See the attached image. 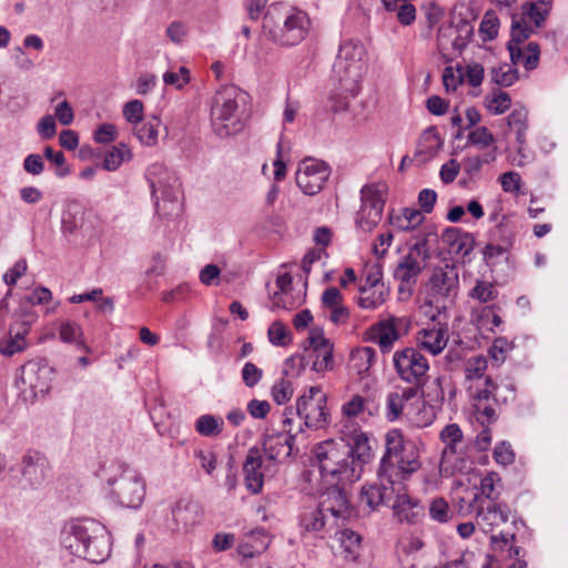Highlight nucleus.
<instances>
[{"instance_id": "nucleus-30", "label": "nucleus", "mask_w": 568, "mask_h": 568, "mask_svg": "<svg viewBox=\"0 0 568 568\" xmlns=\"http://www.w3.org/2000/svg\"><path fill=\"white\" fill-rule=\"evenodd\" d=\"M48 463L42 456H26L21 470L22 487L24 489L40 487L48 477Z\"/></svg>"}, {"instance_id": "nucleus-57", "label": "nucleus", "mask_w": 568, "mask_h": 568, "mask_svg": "<svg viewBox=\"0 0 568 568\" xmlns=\"http://www.w3.org/2000/svg\"><path fill=\"white\" fill-rule=\"evenodd\" d=\"M292 286V276L288 273L280 274L276 278L277 291L274 292L272 301L273 306L277 308H288L290 305L282 301L281 295L287 294Z\"/></svg>"}, {"instance_id": "nucleus-44", "label": "nucleus", "mask_w": 568, "mask_h": 568, "mask_svg": "<svg viewBox=\"0 0 568 568\" xmlns=\"http://www.w3.org/2000/svg\"><path fill=\"white\" fill-rule=\"evenodd\" d=\"M442 146L440 136L435 128L426 129L418 142L417 153L423 155V160L434 158Z\"/></svg>"}, {"instance_id": "nucleus-16", "label": "nucleus", "mask_w": 568, "mask_h": 568, "mask_svg": "<svg viewBox=\"0 0 568 568\" xmlns=\"http://www.w3.org/2000/svg\"><path fill=\"white\" fill-rule=\"evenodd\" d=\"M398 377L409 384H419L429 369L428 359L416 347H405L393 354Z\"/></svg>"}, {"instance_id": "nucleus-35", "label": "nucleus", "mask_w": 568, "mask_h": 568, "mask_svg": "<svg viewBox=\"0 0 568 568\" xmlns=\"http://www.w3.org/2000/svg\"><path fill=\"white\" fill-rule=\"evenodd\" d=\"M27 318L22 323L21 328L10 327L9 337L0 342V353L6 356H12L16 353L22 352L27 348L26 335L29 332V326L36 321V315L27 313Z\"/></svg>"}, {"instance_id": "nucleus-23", "label": "nucleus", "mask_w": 568, "mask_h": 568, "mask_svg": "<svg viewBox=\"0 0 568 568\" xmlns=\"http://www.w3.org/2000/svg\"><path fill=\"white\" fill-rule=\"evenodd\" d=\"M392 504L393 515L399 523L416 524L424 516L419 500L408 495L403 483L397 484Z\"/></svg>"}, {"instance_id": "nucleus-58", "label": "nucleus", "mask_w": 568, "mask_h": 568, "mask_svg": "<svg viewBox=\"0 0 568 568\" xmlns=\"http://www.w3.org/2000/svg\"><path fill=\"white\" fill-rule=\"evenodd\" d=\"M268 341L275 346H285L291 342L290 331L280 321L271 324L267 331Z\"/></svg>"}, {"instance_id": "nucleus-21", "label": "nucleus", "mask_w": 568, "mask_h": 568, "mask_svg": "<svg viewBox=\"0 0 568 568\" xmlns=\"http://www.w3.org/2000/svg\"><path fill=\"white\" fill-rule=\"evenodd\" d=\"M300 526L303 536L325 538L338 528L334 516L324 513L318 506L301 514Z\"/></svg>"}, {"instance_id": "nucleus-28", "label": "nucleus", "mask_w": 568, "mask_h": 568, "mask_svg": "<svg viewBox=\"0 0 568 568\" xmlns=\"http://www.w3.org/2000/svg\"><path fill=\"white\" fill-rule=\"evenodd\" d=\"M265 470L266 466L263 465L260 449L251 448L243 464V473L245 486L252 494L262 490Z\"/></svg>"}, {"instance_id": "nucleus-42", "label": "nucleus", "mask_w": 568, "mask_h": 568, "mask_svg": "<svg viewBox=\"0 0 568 568\" xmlns=\"http://www.w3.org/2000/svg\"><path fill=\"white\" fill-rule=\"evenodd\" d=\"M550 9L551 0H532L523 4L520 18H524V20L529 19L536 28H540Z\"/></svg>"}, {"instance_id": "nucleus-5", "label": "nucleus", "mask_w": 568, "mask_h": 568, "mask_svg": "<svg viewBox=\"0 0 568 568\" xmlns=\"http://www.w3.org/2000/svg\"><path fill=\"white\" fill-rule=\"evenodd\" d=\"M430 255L427 241L423 240L410 245L407 253L398 260L393 275L398 282L397 294L400 301L413 295L418 276L425 270Z\"/></svg>"}, {"instance_id": "nucleus-17", "label": "nucleus", "mask_w": 568, "mask_h": 568, "mask_svg": "<svg viewBox=\"0 0 568 568\" xmlns=\"http://www.w3.org/2000/svg\"><path fill=\"white\" fill-rule=\"evenodd\" d=\"M419 457L416 444L408 445L403 453L397 455V458L381 462L378 476L387 483L400 484L420 468Z\"/></svg>"}, {"instance_id": "nucleus-7", "label": "nucleus", "mask_w": 568, "mask_h": 568, "mask_svg": "<svg viewBox=\"0 0 568 568\" xmlns=\"http://www.w3.org/2000/svg\"><path fill=\"white\" fill-rule=\"evenodd\" d=\"M388 186L385 182L364 185L361 190L362 205L356 215V225L371 232L381 222Z\"/></svg>"}, {"instance_id": "nucleus-20", "label": "nucleus", "mask_w": 568, "mask_h": 568, "mask_svg": "<svg viewBox=\"0 0 568 568\" xmlns=\"http://www.w3.org/2000/svg\"><path fill=\"white\" fill-rule=\"evenodd\" d=\"M93 520L70 521L67 523L60 532L61 547L70 555L81 558L84 554L85 544L89 540L91 525Z\"/></svg>"}, {"instance_id": "nucleus-40", "label": "nucleus", "mask_w": 568, "mask_h": 568, "mask_svg": "<svg viewBox=\"0 0 568 568\" xmlns=\"http://www.w3.org/2000/svg\"><path fill=\"white\" fill-rule=\"evenodd\" d=\"M359 295L357 304L363 310H376L382 306L388 296V290L385 285L377 287H358Z\"/></svg>"}, {"instance_id": "nucleus-56", "label": "nucleus", "mask_w": 568, "mask_h": 568, "mask_svg": "<svg viewBox=\"0 0 568 568\" xmlns=\"http://www.w3.org/2000/svg\"><path fill=\"white\" fill-rule=\"evenodd\" d=\"M190 81L191 73L186 67H180L178 71L169 70L163 74V82L178 90H182Z\"/></svg>"}, {"instance_id": "nucleus-46", "label": "nucleus", "mask_w": 568, "mask_h": 568, "mask_svg": "<svg viewBox=\"0 0 568 568\" xmlns=\"http://www.w3.org/2000/svg\"><path fill=\"white\" fill-rule=\"evenodd\" d=\"M223 418L214 415L205 414L200 416L195 422V430L205 437L217 436L223 430Z\"/></svg>"}, {"instance_id": "nucleus-3", "label": "nucleus", "mask_w": 568, "mask_h": 568, "mask_svg": "<svg viewBox=\"0 0 568 568\" xmlns=\"http://www.w3.org/2000/svg\"><path fill=\"white\" fill-rule=\"evenodd\" d=\"M367 69L365 47L359 41L347 40L339 47L333 65L335 78L345 92L354 95Z\"/></svg>"}, {"instance_id": "nucleus-51", "label": "nucleus", "mask_w": 568, "mask_h": 568, "mask_svg": "<svg viewBox=\"0 0 568 568\" xmlns=\"http://www.w3.org/2000/svg\"><path fill=\"white\" fill-rule=\"evenodd\" d=\"M511 104V100L508 93L503 91H494L490 95L486 97L485 105L488 111L493 114H503L506 112Z\"/></svg>"}, {"instance_id": "nucleus-24", "label": "nucleus", "mask_w": 568, "mask_h": 568, "mask_svg": "<svg viewBox=\"0 0 568 568\" xmlns=\"http://www.w3.org/2000/svg\"><path fill=\"white\" fill-rule=\"evenodd\" d=\"M468 390L473 398V405L478 415L486 417L488 420L495 417V407L493 403L497 402V386L490 377L484 381L469 384Z\"/></svg>"}, {"instance_id": "nucleus-27", "label": "nucleus", "mask_w": 568, "mask_h": 568, "mask_svg": "<svg viewBox=\"0 0 568 568\" xmlns=\"http://www.w3.org/2000/svg\"><path fill=\"white\" fill-rule=\"evenodd\" d=\"M317 506L324 513L334 516L338 526L339 520L347 516L349 509L347 496L336 483H332V487L321 495Z\"/></svg>"}, {"instance_id": "nucleus-8", "label": "nucleus", "mask_w": 568, "mask_h": 568, "mask_svg": "<svg viewBox=\"0 0 568 568\" xmlns=\"http://www.w3.org/2000/svg\"><path fill=\"white\" fill-rule=\"evenodd\" d=\"M296 412L304 425L314 428H325L329 423L327 396L321 386L307 387L296 399Z\"/></svg>"}, {"instance_id": "nucleus-34", "label": "nucleus", "mask_w": 568, "mask_h": 568, "mask_svg": "<svg viewBox=\"0 0 568 568\" xmlns=\"http://www.w3.org/2000/svg\"><path fill=\"white\" fill-rule=\"evenodd\" d=\"M174 530L186 532L197 525L202 517V508L195 501H179L172 510Z\"/></svg>"}, {"instance_id": "nucleus-54", "label": "nucleus", "mask_w": 568, "mask_h": 568, "mask_svg": "<svg viewBox=\"0 0 568 568\" xmlns=\"http://www.w3.org/2000/svg\"><path fill=\"white\" fill-rule=\"evenodd\" d=\"M463 74V80L471 87H479L484 80V67L475 61L468 62L465 65H459Z\"/></svg>"}, {"instance_id": "nucleus-4", "label": "nucleus", "mask_w": 568, "mask_h": 568, "mask_svg": "<svg viewBox=\"0 0 568 568\" xmlns=\"http://www.w3.org/2000/svg\"><path fill=\"white\" fill-rule=\"evenodd\" d=\"M54 368L41 359L23 364L17 373L14 386L19 397L32 404L49 394L54 378Z\"/></svg>"}, {"instance_id": "nucleus-43", "label": "nucleus", "mask_w": 568, "mask_h": 568, "mask_svg": "<svg viewBox=\"0 0 568 568\" xmlns=\"http://www.w3.org/2000/svg\"><path fill=\"white\" fill-rule=\"evenodd\" d=\"M414 444V442L405 438L402 430L397 428L389 429L385 434L386 452L381 462H389L393 458H397V455L403 453L408 445Z\"/></svg>"}, {"instance_id": "nucleus-53", "label": "nucleus", "mask_w": 568, "mask_h": 568, "mask_svg": "<svg viewBox=\"0 0 568 568\" xmlns=\"http://www.w3.org/2000/svg\"><path fill=\"white\" fill-rule=\"evenodd\" d=\"M491 80L499 85L509 87L518 80V71L509 64L491 69Z\"/></svg>"}, {"instance_id": "nucleus-29", "label": "nucleus", "mask_w": 568, "mask_h": 568, "mask_svg": "<svg viewBox=\"0 0 568 568\" xmlns=\"http://www.w3.org/2000/svg\"><path fill=\"white\" fill-rule=\"evenodd\" d=\"M527 121L528 111L525 108L515 109L507 116L508 128L515 131L518 143L517 155L513 159V162L518 166H523L529 161L528 155L525 154L526 132L528 129Z\"/></svg>"}, {"instance_id": "nucleus-41", "label": "nucleus", "mask_w": 568, "mask_h": 568, "mask_svg": "<svg viewBox=\"0 0 568 568\" xmlns=\"http://www.w3.org/2000/svg\"><path fill=\"white\" fill-rule=\"evenodd\" d=\"M423 221V213L415 209H404L399 213H389V223L395 229L403 232H409L417 229Z\"/></svg>"}, {"instance_id": "nucleus-37", "label": "nucleus", "mask_w": 568, "mask_h": 568, "mask_svg": "<svg viewBox=\"0 0 568 568\" xmlns=\"http://www.w3.org/2000/svg\"><path fill=\"white\" fill-rule=\"evenodd\" d=\"M414 405L407 409L406 420L416 427H426L435 419V410L432 405L426 404L423 396L417 392Z\"/></svg>"}, {"instance_id": "nucleus-52", "label": "nucleus", "mask_w": 568, "mask_h": 568, "mask_svg": "<svg viewBox=\"0 0 568 568\" xmlns=\"http://www.w3.org/2000/svg\"><path fill=\"white\" fill-rule=\"evenodd\" d=\"M294 394V387L291 381L281 378L276 381L271 388V396L277 405L288 403Z\"/></svg>"}, {"instance_id": "nucleus-18", "label": "nucleus", "mask_w": 568, "mask_h": 568, "mask_svg": "<svg viewBox=\"0 0 568 568\" xmlns=\"http://www.w3.org/2000/svg\"><path fill=\"white\" fill-rule=\"evenodd\" d=\"M331 175L328 165L316 159L302 160L295 173L300 190L306 195H315L322 191Z\"/></svg>"}, {"instance_id": "nucleus-6", "label": "nucleus", "mask_w": 568, "mask_h": 568, "mask_svg": "<svg viewBox=\"0 0 568 568\" xmlns=\"http://www.w3.org/2000/svg\"><path fill=\"white\" fill-rule=\"evenodd\" d=\"M148 178L158 213L178 215L182 210V192L176 176L163 165L154 164L149 169Z\"/></svg>"}, {"instance_id": "nucleus-22", "label": "nucleus", "mask_w": 568, "mask_h": 568, "mask_svg": "<svg viewBox=\"0 0 568 568\" xmlns=\"http://www.w3.org/2000/svg\"><path fill=\"white\" fill-rule=\"evenodd\" d=\"M308 344L314 354L313 369L323 373L334 368V344L320 327H313L308 333Z\"/></svg>"}, {"instance_id": "nucleus-49", "label": "nucleus", "mask_w": 568, "mask_h": 568, "mask_svg": "<svg viewBox=\"0 0 568 568\" xmlns=\"http://www.w3.org/2000/svg\"><path fill=\"white\" fill-rule=\"evenodd\" d=\"M487 369V359L484 356H473L465 364V376L469 384L484 381Z\"/></svg>"}, {"instance_id": "nucleus-36", "label": "nucleus", "mask_w": 568, "mask_h": 568, "mask_svg": "<svg viewBox=\"0 0 568 568\" xmlns=\"http://www.w3.org/2000/svg\"><path fill=\"white\" fill-rule=\"evenodd\" d=\"M59 339L64 344L77 346L79 349L91 353V347L87 344L82 326L71 320H62L57 323Z\"/></svg>"}, {"instance_id": "nucleus-62", "label": "nucleus", "mask_w": 568, "mask_h": 568, "mask_svg": "<svg viewBox=\"0 0 568 568\" xmlns=\"http://www.w3.org/2000/svg\"><path fill=\"white\" fill-rule=\"evenodd\" d=\"M470 296L478 300L480 303H487L496 298L497 291L491 283L478 281L476 286L471 290Z\"/></svg>"}, {"instance_id": "nucleus-33", "label": "nucleus", "mask_w": 568, "mask_h": 568, "mask_svg": "<svg viewBox=\"0 0 568 568\" xmlns=\"http://www.w3.org/2000/svg\"><path fill=\"white\" fill-rule=\"evenodd\" d=\"M378 484L367 485L362 488L361 501L369 509L376 510L381 505L390 501L397 488V483H387L379 477Z\"/></svg>"}, {"instance_id": "nucleus-60", "label": "nucleus", "mask_w": 568, "mask_h": 568, "mask_svg": "<svg viewBox=\"0 0 568 568\" xmlns=\"http://www.w3.org/2000/svg\"><path fill=\"white\" fill-rule=\"evenodd\" d=\"M123 116L132 128L143 121L144 106L140 100H131L123 106Z\"/></svg>"}, {"instance_id": "nucleus-47", "label": "nucleus", "mask_w": 568, "mask_h": 568, "mask_svg": "<svg viewBox=\"0 0 568 568\" xmlns=\"http://www.w3.org/2000/svg\"><path fill=\"white\" fill-rule=\"evenodd\" d=\"M500 21L495 11L488 10L480 21L478 33L483 41H493L499 32Z\"/></svg>"}, {"instance_id": "nucleus-26", "label": "nucleus", "mask_w": 568, "mask_h": 568, "mask_svg": "<svg viewBox=\"0 0 568 568\" xmlns=\"http://www.w3.org/2000/svg\"><path fill=\"white\" fill-rule=\"evenodd\" d=\"M449 339L448 328L444 324L434 323L423 327L416 333L415 342L418 349H424L436 356L447 346Z\"/></svg>"}, {"instance_id": "nucleus-15", "label": "nucleus", "mask_w": 568, "mask_h": 568, "mask_svg": "<svg viewBox=\"0 0 568 568\" xmlns=\"http://www.w3.org/2000/svg\"><path fill=\"white\" fill-rule=\"evenodd\" d=\"M510 519V509L506 505L488 503L486 507L481 506L476 513V526L485 534L491 535V541L500 539L508 542L514 538L513 534L506 532L505 527Z\"/></svg>"}, {"instance_id": "nucleus-14", "label": "nucleus", "mask_w": 568, "mask_h": 568, "mask_svg": "<svg viewBox=\"0 0 568 568\" xmlns=\"http://www.w3.org/2000/svg\"><path fill=\"white\" fill-rule=\"evenodd\" d=\"M410 318L406 316H389L372 325L367 332V338L378 345L382 353H389L394 345L408 334Z\"/></svg>"}, {"instance_id": "nucleus-19", "label": "nucleus", "mask_w": 568, "mask_h": 568, "mask_svg": "<svg viewBox=\"0 0 568 568\" xmlns=\"http://www.w3.org/2000/svg\"><path fill=\"white\" fill-rule=\"evenodd\" d=\"M293 418L285 417L282 432L265 436L263 449L270 460H277L291 455L293 440L302 429L301 424L297 425L296 429L293 427Z\"/></svg>"}, {"instance_id": "nucleus-1", "label": "nucleus", "mask_w": 568, "mask_h": 568, "mask_svg": "<svg viewBox=\"0 0 568 568\" xmlns=\"http://www.w3.org/2000/svg\"><path fill=\"white\" fill-rule=\"evenodd\" d=\"M314 457L324 478L336 484L354 483L361 478V462L352 456L345 443L326 440L314 448Z\"/></svg>"}, {"instance_id": "nucleus-48", "label": "nucleus", "mask_w": 568, "mask_h": 568, "mask_svg": "<svg viewBox=\"0 0 568 568\" xmlns=\"http://www.w3.org/2000/svg\"><path fill=\"white\" fill-rule=\"evenodd\" d=\"M366 403L367 400L358 394L353 395L348 400H346L341 407L342 416L344 418L342 425L345 423L347 425L353 424L351 419L359 417L365 412Z\"/></svg>"}, {"instance_id": "nucleus-31", "label": "nucleus", "mask_w": 568, "mask_h": 568, "mask_svg": "<svg viewBox=\"0 0 568 568\" xmlns=\"http://www.w3.org/2000/svg\"><path fill=\"white\" fill-rule=\"evenodd\" d=\"M417 389L414 387H399L387 396V418L390 422L407 417V409L414 405Z\"/></svg>"}, {"instance_id": "nucleus-39", "label": "nucleus", "mask_w": 568, "mask_h": 568, "mask_svg": "<svg viewBox=\"0 0 568 568\" xmlns=\"http://www.w3.org/2000/svg\"><path fill=\"white\" fill-rule=\"evenodd\" d=\"M376 358V352L372 347L363 346L354 348L349 354L348 367L357 375L366 374Z\"/></svg>"}, {"instance_id": "nucleus-59", "label": "nucleus", "mask_w": 568, "mask_h": 568, "mask_svg": "<svg viewBox=\"0 0 568 568\" xmlns=\"http://www.w3.org/2000/svg\"><path fill=\"white\" fill-rule=\"evenodd\" d=\"M333 532L335 535H338V540H339L342 547L344 548V551L348 556L354 557L357 549L359 548V541H361L359 536L349 529H345L342 531H337V529H336Z\"/></svg>"}, {"instance_id": "nucleus-12", "label": "nucleus", "mask_w": 568, "mask_h": 568, "mask_svg": "<svg viewBox=\"0 0 568 568\" xmlns=\"http://www.w3.org/2000/svg\"><path fill=\"white\" fill-rule=\"evenodd\" d=\"M459 277L455 265L445 263L432 270L426 283V292L430 304L442 303L445 306L447 301L456 297L458 292Z\"/></svg>"}, {"instance_id": "nucleus-55", "label": "nucleus", "mask_w": 568, "mask_h": 568, "mask_svg": "<svg viewBox=\"0 0 568 568\" xmlns=\"http://www.w3.org/2000/svg\"><path fill=\"white\" fill-rule=\"evenodd\" d=\"M479 329L493 332L495 327L501 324V318L491 307H483L475 318Z\"/></svg>"}, {"instance_id": "nucleus-2", "label": "nucleus", "mask_w": 568, "mask_h": 568, "mask_svg": "<svg viewBox=\"0 0 568 568\" xmlns=\"http://www.w3.org/2000/svg\"><path fill=\"white\" fill-rule=\"evenodd\" d=\"M240 99L241 93L235 87H223L213 95L210 121L216 135L227 138L243 131L245 110Z\"/></svg>"}, {"instance_id": "nucleus-64", "label": "nucleus", "mask_w": 568, "mask_h": 568, "mask_svg": "<svg viewBox=\"0 0 568 568\" xmlns=\"http://www.w3.org/2000/svg\"><path fill=\"white\" fill-rule=\"evenodd\" d=\"M187 34V27L181 21H172L165 29L166 38L178 45L185 41Z\"/></svg>"}, {"instance_id": "nucleus-11", "label": "nucleus", "mask_w": 568, "mask_h": 568, "mask_svg": "<svg viewBox=\"0 0 568 568\" xmlns=\"http://www.w3.org/2000/svg\"><path fill=\"white\" fill-rule=\"evenodd\" d=\"M440 440L445 447L442 453L440 471L455 474L470 467L469 459L463 450V432L457 424H449L440 432Z\"/></svg>"}, {"instance_id": "nucleus-9", "label": "nucleus", "mask_w": 568, "mask_h": 568, "mask_svg": "<svg viewBox=\"0 0 568 568\" xmlns=\"http://www.w3.org/2000/svg\"><path fill=\"white\" fill-rule=\"evenodd\" d=\"M532 29L527 24L524 18L513 17L510 40L508 50L514 64H524L527 70H532L538 65L540 50L536 42H524L530 37Z\"/></svg>"}, {"instance_id": "nucleus-50", "label": "nucleus", "mask_w": 568, "mask_h": 568, "mask_svg": "<svg viewBox=\"0 0 568 568\" xmlns=\"http://www.w3.org/2000/svg\"><path fill=\"white\" fill-rule=\"evenodd\" d=\"M480 494L486 498L494 500L498 498L501 489V478L496 471H488L480 479Z\"/></svg>"}, {"instance_id": "nucleus-13", "label": "nucleus", "mask_w": 568, "mask_h": 568, "mask_svg": "<svg viewBox=\"0 0 568 568\" xmlns=\"http://www.w3.org/2000/svg\"><path fill=\"white\" fill-rule=\"evenodd\" d=\"M310 27L307 13L292 8L285 13L283 23L270 31L271 40L282 47L296 45L306 38Z\"/></svg>"}, {"instance_id": "nucleus-38", "label": "nucleus", "mask_w": 568, "mask_h": 568, "mask_svg": "<svg viewBox=\"0 0 568 568\" xmlns=\"http://www.w3.org/2000/svg\"><path fill=\"white\" fill-rule=\"evenodd\" d=\"M161 120L158 116H151L141 121L132 128L133 135L145 146H154L159 140V129Z\"/></svg>"}, {"instance_id": "nucleus-10", "label": "nucleus", "mask_w": 568, "mask_h": 568, "mask_svg": "<svg viewBox=\"0 0 568 568\" xmlns=\"http://www.w3.org/2000/svg\"><path fill=\"white\" fill-rule=\"evenodd\" d=\"M111 496L122 507L138 509L143 504L146 485L143 476L133 469L123 470L110 480Z\"/></svg>"}, {"instance_id": "nucleus-25", "label": "nucleus", "mask_w": 568, "mask_h": 568, "mask_svg": "<svg viewBox=\"0 0 568 568\" xmlns=\"http://www.w3.org/2000/svg\"><path fill=\"white\" fill-rule=\"evenodd\" d=\"M90 530L82 559L95 564L103 562L111 554V536L105 527L97 521L91 525Z\"/></svg>"}, {"instance_id": "nucleus-61", "label": "nucleus", "mask_w": 568, "mask_h": 568, "mask_svg": "<svg viewBox=\"0 0 568 568\" xmlns=\"http://www.w3.org/2000/svg\"><path fill=\"white\" fill-rule=\"evenodd\" d=\"M468 140L479 149H486L495 143V136L486 126H478L473 130L468 135Z\"/></svg>"}, {"instance_id": "nucleus-45", "label": "nucleus", "mask_w": 568, "mask_h": 568, "mask_svg": "<svg viewBox=\"0 0 568 568\" xmlns=\"http://www.w3.org/2000/svg\"><path fill=\"white\" fill-rule=\"evenodd\" d=\"M131 159V149L125 143H119L105 153L102 168L106 171H115L123 162L130 161Z\"/></svg>"}, {"instance_id": "nucleus-32", "label": "nucleus", "mask_w": 568, "mask_h": 568, "mask_svg": "<svg viewBox=\"0 0 568 568\" xmlns=\"http://www.w3.org/2000/svg\"><path fill=\"white\" fill-rule=\"evenodd\" d=\"M341 433L344 438L347 439L345 443L352 449V456L355 460L361 462V470L363 464L371 457V447L368 444V437L363 433L356 424L342 425Z\"/></svg>"}, {"instance_id": "nucleus-63", "label": "nucleus", "mask_w": 568, "mask_h": 568, "mask_svg": "<svg viewBox=\"0 0 568 568\" xmlns=\"http://www.w3.org/2000/svg\"><path fill=\"white\" fill-rule=\"evenodd\" d=\"M423 547V539L415 534L404 535L398 540V550L405 555H413L419 551Z\"/></svg>"}]
</instances>
